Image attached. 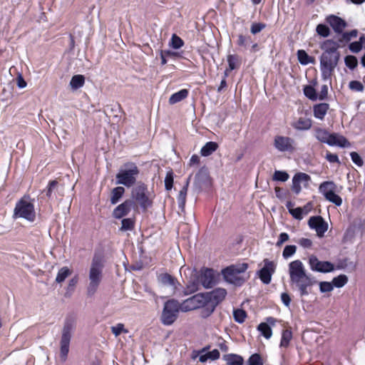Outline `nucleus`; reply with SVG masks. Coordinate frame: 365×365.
<instances>
[{
    "label": "nucleus",
    "instance_id": "obj_9",
    "mask_svg": "<svg viewBox=\"0 0 365 365\" xmlns=\"http://www.w3.org/2000/svg\"><path fill=\"white\" fill-rule=\"evenodd\" d=\"M130 200H133L135 204H139L143 210L151 206L152 201L148 197V185L141 181L138 182L131 190Z\"/></svg>",
    "mask_w": 365,
    "mask_h": 365
},
{
    "label": "nucleus",
    "instance_id": "obj_29",
    "mask_svg": "<svg viewBox=\"0 0 365 365\" xmlns=\"http://www.w3.org/2000/svg\"><path fill=\"white\" fill-rule=\"evenodd\" d=\"M336 185L333 181H325L322 182L319 187V192L323 194L324 196L336 192Z\"/></svg>",
    "mask_w": 365,
    "mask_h": 365
},
{
    "label": "nucleus",
    "instance_id": "obj_47",
    "mask_svg": "<svg viewBox=\"0 0 365 365\" xmlns=\"http://www.w3.org/2000/svg\"><path fill=\"white\" fill-rule=\"evenodd\" d=\"M227 63L230 71L235 69L240 65L238 56L230 54L227 56Z\"/></svg>",
    "mask_w": 365,
    "mask_h": 365
},
{
    "label": "nucleus",
    "instance_id": "obj_50",
    "mask_svg": "<svg viewBox=\"0 0 365 365\" xmlns=\"http://www.w3.org/2000/svg\"><path fill=\"white\" fill-rule=\"evenodd\" d=\"M310 203H308L306 206L304 207V208H302L300 207L294 208L293 210H290V214L297 220H301L303 217V210L307 209V207L309 205ZM308 210H306V212L304 214H307Z\"/></svg>",
    "mask_w": 365,
    "mask_h": 365
},
{
    "label": "nucleus",
    "instance_id": "obj_3",
    "mask_svg": "<svg viewBox=\"0 0 365 365\" xmlns=\"http://www.w3.org/2000/svg\"><path fill=\"white\" fill-rule=\"evenodd\" d=\"M103 263L101 256L95 255L89 269V283L87 287L88 296H93L98 290L103 279Z\"/></svg>",
    "mask_w": 365,
    "mask_h": 365
},
{
    "label": "nucleus",
    "instance_id": "obj_7",
    "mask_svg": "<svg viewBox=\"0 0 365 365\" xmlns=\"http://www.w3.org/2000/svg\"><path fill=\"white\" fill-rule=\"evenodd\" d=\"M34 201V200H31L29 195H24L16 203L14 217L24 218L29 222H34L36 219Z\"/></svg>",
    "mask_w": 365,
    "mask_h": 365
},
{
    "label": "nucleus",
    "instance_id": "obj_53",
    "mask_svg": "<svg viewBox=\"0 0 365 365\" xmlns=\"http://www.w3.org/2000/svg\"><path fill=\"white\" fill-rule=\"evenodd\" d=\"M248 365H264V363L259 354H253L248 359Z\"/></svg>",
    "mask_w": 365,
    "mask_h": 365
},
{
    "label": "nucleus",
    "instance_id": "obj_57",
    "mask_svg": "<svg viewBox=\"0 0 365 365\" xmlns=\"http://www.w3.org/2000/svg\"><path fill=\"white\" fill-rule=\"evenodd\" d=\"M266 27L264 23H253L250 28V32L252 34H257L262 31Z\"/></svg>",
    "mask_w": 365,
    "mask_h": 365
},
{
    "label": "nucleus",
    "instance_id": "obj_26",
    "mask_svg": "<svg viewBox=\"0 0 365 365\" xmlns=\"http://www.w3.org/2000/svg\"><path fill=\"white\" fill-rule=\"evenodd\" d=\"M223 359L227 365H243L244 359L242 356L236 354H228L223 356Z\"/></svg>",
    "mask_w": 365,
    "mask_h": 365
},
{
    "label": "nucleus",
    "instance_id": "obj_33",
    "mask_svg": "<svg viewBox=\"0 0 365 365\" xmlns=\"http://www.w3.org/2000/svg\"><path fill=\"white\" fill-rule=\"evenodd\" d=\"M72 271L67 267H61L56 275V282L57 283H61L65 281V279L71 274Z\"/></svg>",
    "mask_w": 365,
    "mask_h": 365
},
{
    "label": "nucleus",
    "instance_id": "obj_23",
    "mask_svg": "<svg viewBox=\"0 0 365 365\" xmlns=\"http://www.w3.org/2000/svg\"><path fill=\"white\" fill-rule=\"evenodd\" d=\"M329 108L328 103H322L314 106L313 112L316 118L323 120Z\"/></svg>",
    "mask_w": 365,
    "mask_h": 365
},
{
    "label": "nucleus",
    "instance_id": "obj_46",
    "mask_svg": "<svg viewBox=\"0 0 365 365\" xmlns=\"http://www.w3.org/2000/svg\"><path fill=\"white\" fill-rule=\"evenodd\" d=\"M316 32L322 37L326 38L330 34V29L326 24H319L317 26Z\"/></svg>",
    "mask_w": 365,
    "mask_h": 365
},
{
    "label": "nucleus",
    "instance_id": "obj_55",
    "mask_svg": "<svg viewBox=\"0 0 365 365\" xmlns=\"http://www.w3.org/2000/svg\"><path fill=\"white\" fill-rule=\"evenodd\" d=\"M349 88L351 91L362 92L364 90V86L361 82L359 81H351L349 83Z\"/></svg>",
    "mask_w": 365,
    "mask_h": 365
},
{
    "label": "nucleus",
    "instance_id": "obj_2",
    "mask_svg": "<svg viewBox=\"0 0 365 365\" xmlns=\"http://www.w3.org/2000/svg\"><path fill=\"white\" fill-rule=\"evenodd\" d=\"M289 274L291 283L295 285L301 297L307 296L309 289L317 283L314 277L307 274L303 263L299 259L289 264Z\"/></svg>",
    "mask_w": 365,
    "mask_h": 365
},
{
    "label": "nucleus",
    "instance_id": "obj_4",
    "mask_svg": "<svg viewBox=\"0 0 365 365\" xmlns=\"http://www.w3.org/2000/svg\"><path fill=\"white\" fill-rule=\"evenodd\" d=\"M76 327V322L75 319L72 317H67L63 322L60 340V357L63 362L67 359L71 340Z\"/></svg>",
    "mask_w": 365,
    "mask_h": 365
},
{
    "label": "nucleus",
    "instance_id": "obj_62",
    "mask_svg": "<svg viewBox=\"0 0 365 365\" xmlns=\"http://www.w3.org/2000/svg\"><path fill=\"white\" fill-rule=\"evenodd\" d=\"M299 245L303 248H310L312 245V242L308 238H301L298 240Z\"/></svg>",
    "mask_w": 365,
    "mask_h": 365
},
{
    "label": "nucleus",
    "instance_id": "obj_1",
    "mask_svg": "<svg viewBox=\"0 0 365 365\" xmlns=\"http://www.w3.org/2000/svg\"><path fill=\"white\" fill-rule=\"evenodd\" d=\"M320 48L324 51L320 57L322 77L324 81L330 80L340 58V53L338 51L339 45L329 39L324 41Z\"/></svg>",
    "mask_w": 365,
    "mask_h": 365
},
{
    "label": "nucleus",
    "instance_id": "obj_13",
    "mask_svg": "<svg viewBox=\"0 0 365 365\" xmlns=\"http://www.w3.org/2000/svg\"><path fill=\"white\" fill-rule=\"evenodd\" d=\"M309 263L312 271L328 273L334 270V266L331 262L328 261H320L314 255H312L309 257Z\"/></svg>",
    "mask_w": 365,
    "mask_h": 365
},
{
    "label": "nucleus",
    "instance_id": "obj_34",
    "mask_svg": "<svg viewBox=\"0 0 365 365\" xmlns=\"http://www.w3.org/2000/svg\"><path fill=\"white\" fill-rule=\"evenodd\" d=\"M236 43L239 46L246 49V48H247L248 46H250L251 45V43H252V38L250 36L239 34L237 36V39Z\"/></svg>",
    "mask_w": 365,
    "mask_h": 365
},
{
    "label": "nucleus",
    "instance_id": "obj_60",
    "mask_svg": "<svg viewBox=\"0 0 365 365\" xmlns=\"http://www.w3.org/2000/svg\"><path fill=\"white\" fill-rule=\"evenodd\" d=\"M362 47H363V46H361V44L360 43H359L358 41L352 42L349 45V50L352 53H359L361 50Z\"/></svg>",
    "mask_w": 365,
    "mask_h": 365
},
{
    "label": "nucleus",
    "instance_id": "obj_37",
    "mask_svg": "<svg viewBox=\"0 0 365 365\" xmlns=\"http://www.w3.org/2000/svg\"><path fill=\"white\" fill-rule=\"evenodd\" d=\"M187 190H186L185 187H182L178 195V207L181 211H184L185 203H186V197H187Z\"/></svg>",
    "mask_w": 365,
    "mask_h": 365
},
{
    "label": "nucleus",
    "instance_id": "obj_45",
    "mask_svg": "<svg viewBox=\"0 0 365 365\" xmlns=\"http://www.w3.org/2000/svg\"><path fill=\"white\" fill-rule=\"evenodd\" d=\"M345 65L351 70L355 69L358 66V60L352 55L346 56L344 58Z\"/></svg>",
    "mask_w": 365,
    "mask_h": 365
},
{
    "label": "nucleus",
    "instance_id": "obj_54",
    "mask_svg": "<svg viewBox=\"0 0 365 365\" xmlns=\"http://www.w3.org/2000/svg\"><path fill=\"white\" fill-rule=\"evenodd\" d=\"M173 186V172L170 170L167 173L165 178V188L166 190H170Z\"/></svg>",
    "mask_w": 365,
    "mask_h": 365
},
{
    "label": "nucleus",
    "instance_id": "obj_41",
    "mask_svg": "<svg viewBox=\"0 0 365 365\" xmlns=\"http://www.w3.org/2000/svg\"><path fill=\"white\" fill-rule=\"evenodd\" d=\"M358 31L356 29L351 30L348 32H342L341 36L339 38V41L341 43H347L351 41L352 38L357 36Z\"/></svg>",
    "mask_w": 365,
    "mask_h": 365
},
{
    "label": "nucleus",
    "instance_id": "obj_64",
    "mask_svg": "<svg viewBox=\"0 0 365 365\" xmlns=\"http://www.w3.org/2000/svg\"><path fill=\"white\" fill-rule=\"evenodd\" d=\"M289 240V235L286 232H282L279 235L278 241L276 243L277 247L282 246V245Z\"/></svg>",
    "mask_w": 365,
    "mask_h": 365
},
{
    "label": "nucleus",
    "instance_id": "obj_42",
    "mask_svg": "<svg viewBox=\"0 0 365 365\" xmlns=\"http://www.w3.org/2000/svg\"><path fill=\"white\" fill-rule=\"evenodd\" d=\"M348 282V277L345 274H340L334 277L332 280L334 287L340 288L344 287Z\"/></svg>",
    "mask_w": 365,
    "mask_h": 365
},
{
    "label": "nucleus",
    "instance_id": "obj_10",
    "mask_svg": "<svg viewBox=\"0 0 365 365\" xmlns=\"http://www.w3.org/2000/svg\"><path fill=\"white\" fill-rule=\"evenodd\" d=\"M206 304L207 302L206 299H205L204 293H199L184 300L181 303L182 312H187L191 310L197 309L201 308V307Z\"/></svg>",
    "mask_w": 365,
    "mask_h": 365
},
{
    "label": "nucleus",
    "instance_id": "obj_24",
    "mask_svg": "<svg viewBox=\"0 0 365 365\" xmlns=\"http://www.w3.org/2000/svg\"><path fill=\"white\" fill-rule=\"evenodd\" d=\"M331 146L337 145L340 148H346L350 146V143L343 135H340L337 133H331Z\"/></svg>",
    "mask_w": 365,
    "mask_h": 365
},
{
    "label": "nucleus",
    "instance_id": "obj_43",
    "mask_svg": "<svg viewBox=\"0 0 365 365\" xmlns=\"http://www.w3.org/2000/svg\"><path fill=\"white\" fill-rule=\"evenodd\" d=\"M304 93L306 97L312 101H316L318 98L316 90L310 85L306 86L304 88Z\"/></svg>",
    "mask_w": 365,
    "mask_h": 365
},
{
    "label": "nucleus",
    "instance_id": "obj_52",
    "mask_svg": "<svg viewBox=\"0 0 365 365\" xmlns=\"http://www.w3.org/2000/svg\"><path fill=\"white\" fill-rule=\"evenodd\" d=\"M297 251V247L295 245H287L284 248L282 252V257L284 259H288L292 257Z\"/></svg>",
    "mask_w": 365,
    "mask_h": 365
},
{
    "label": "nucleus",
    "instance_id": "obj_36",
    "mask_svg": "<svg viewBox=\"0 0 365 365\" xmlns=\"http://www.w3.org/2000/svg\"><path fill=\"white\" fill-rule=\"evenodd\" d=\"M135 227L134 218H124L121 221L120 231H132Z\"/></svg>",
    "mask_w": 365,
    "mask_h": 365
},
{
    "label": "nucleus",
    "instance_id": "obj_6",
    "mask_svg": "<svg viewBox=\"0 0 365 365\" xmlns=\"http://www.w3.org/2000/svg\"><path fill=\"white\" fill-rule=\"evenodd\" d=\"M248 268V264L243 262L237 264H232L222 270L225 281L230 284L240 287L249 279L250 275L244 277L242 274L245 273Z\"/></svg>",
    "mask_w": 365,
    "mask_h": 365
},
{
    "label": "nucleus",
    "instance_id": "obj_19",
    "mask_svg": "<svg viewBox=\"0 0 365 365\" xmlns=\"http://www.w3.org/2000/svg\"><path fill=\"white\" fill-rule=\"evenodd\" d=\"M310 180V176L304 173H299L294 175L292 178V191L298 195L302 190L300 183L303 181H308Z\"/></svg>",
    "mask_w": 365,
    "mask_h": 365
},
{
    "label": "nucleus",
    "instance_id": "obj_28",
    "mask_svg": "<svg viewBox=\"0 0 365 365\" xmlns=\"http://www.w3.org/2000/svg\"><path fill=\"white\" fill-rule=\"evenodd\" d=\"M125 191V190L123 187L118 186V187H114L111 190V193H110V203L112 205H116L120 201V200L122 198V197L123 196Z\"/></svg>",
    "mask_w": 365,
    "mask_h": 365
},
{
    "label": "nucleus",
    "instance_id": "obj_30",
    "mask_svg": "<svg viewBox=\"0 0 365 365\" xmlns=\"http://www.w3.org/2000/svg\"><path fill=\"white\" fill-rule=\"evenodd\" d=\"M218 148V144L213 141H210L201 148L200 154L202 156L207 157L210 155Z\"/></svg>",
    "mask_w": 365,
    "mask_h": 365
},
{
    "label": "nucleus",
    "instance_id": "obj_38",
    "mask_svg": "<svg viewBox=\"0 0 365 365\" xmlns=\"http://www.w3.org/2000/svg\"><path fill=\"white\" fill-rule=\"evenodd\" d=\"M292 338V333L289 329H284L282 334L280 346L287 347Z\"/></svg>",
    "mask_w": 365,
    "mask_h": 365
},
{
    "label": "nucleus",
    "instance_id": "obj_58",
    "mask_svg": "<svg viewBox=\"0 0 365 365\" xmlns=\"http://www.w3.org/2000/svg\"><path fill=\"white\" fill-rule=\"evenodd\" d=\"M111 331L115 336H119L122 332L127 333L128 330L124 329L123 324H118L116 326L111 327Z\"/></svg>",
    "mask_w": 365,
    "mask_h": 365
},
{
    "label": "nucleus",
    "instance_id": "obj_63",
    "mask_svg": "<svg viewBox=\"0 0 365 365\" xmlns=\"http://www.w3.org/2000/svg\"><path fill=\"white\" fill-rule=\"evenodd\" d=\"M328 95V86L327 85H323L321 88V91L319 93L318 98L320 101H323L327 98Z\"/></svg>",
    "mask_w": 365,
    "mask_h": 365
},
{
    "label": "nucleus",
    "instance_id": "obj_12",
    "mask_svg": "<svg viewBox=\"0 0 365 365\" xmlns=\"http://www.w3.org/2000/svg\"><path fill=\"white\" fill-rule=\"evenodd\" d=\"M295 140L289 137L276 135L274 140V148L280 152L292 153L295 150Z\"/></svg>",
    "mask_w": 365,
    "mask_h": 365
},
{
    "label": "nucleus",
    "instance_id": "obj_51",
    "mask_svg": "<svg viewBox=\"0 0 365 365\" xmlns=\"http://www.w3.org/2000/svg\"><path fill=\"white\" fill-rule=\"evenodd\" d=\"M201 307L202 308L201 315L204 318L209 317L215 311L216 308L215 305L211 304L208 302Z\"/></svg>",
    "mask_w": 365,
    "mask_h": 365
},
{
    "label": "nucleus",
    "instance_id": "obj_48",
    "mask_svg": "<svg viewBox=\"0 0 365 365\" xmlns=\"http://www.w3.org/2000/svg\"><path fill=\"white\" fill-rule=\"evenodd\" d=\"M289 174L285 171L275 170L272 176V180L274 181L285 182L289 179Z\"/></svg>",
    "mask_w": 365,
    "mask_h": 365
},
{
    "label": "nucleus",
    "instance_id": "obj_59",
    "mask_svg": "<svg viewBox=\"0 0 365 365\" xmlns=\"http://www.w3.org/2000/svg\"><path fill=\"white\" fill-rule=\"evenodd\" d=\"M351 160L354 164L358 166H362L364 164L363 160L356 152H351L350 153Z\"/></svg>",
    "mask_w": 365,
    "mask_h": 365
},
{
    "label": "nucleus",
    "instance_id": "obj_31",
    "mask_svg": "<svg viewBox=\"0 0 365 365\" xmlns=\"http://www.w3.org/2000/svg\"><path fill=\"white\" fill-rule=\"evenodd\" d=\"M297 58L299 62L302 65L304 66L308 65L309 63H314L315 61L314 58L309 56L304 50H298Z\"/></svg>",
    "mask_w": 365,
    "mask_h": 365
},
{
    "label": "nucleus",
    "instance_id": "obj_18",
    "mask_svg": "<svg viewBox=\"0 0 365 365\" xmlns=\"http://www.w3.org/2000/svg\"><path fill=\"white\" fill-rule=\"evenodd\" d=\"M326 21L336 34H341L347 26L346 22L344 19L335 15L327 16Z\"/></svg>",
    "mask_w": 365,
    "mask_h": 365
},
{
    "label": "nucleus",
    "instance_id": "obj_44",
    "mask_svg": "<svg viewBox=\"0 0 365 365\" xmlns=\"http://www.w3.org/2000/svg\"><path fill=\"white\" fill-rule=\"evenodd\" d=\"M169 45L174 49H178L184 45V41L176 34H173Z\"/></svg>",
    "mask_w": 365,
    "mask_h": 365
},
{
    "label": "nucleus",
    "instance_id": "obj_32",
    "mask_svg": "<svg viewBox=\"0 0 365 365\" xmlns=\"http://www.w3.org/2000/svg\"><path fill=\"white\" fill-rule=\"evenodd\" d=\"M85 78L83 75H74L70 81V86L73 90H77L83 86Z\"/></svg>",
    "mask_w": 365,
    "mask_h": 365
},
{
    "label": "nucleus",
    "instance_id": "obj_14",
    "mask_svg": "<svg viewBox=\"0 0 365 365\" xmlns=\"http://www.w3.org/2000/svg\"><path fill=\"white\" fill-rule=\"evenodd\" d=\"M135 202L133 200H125L123 202L118 205L113 210L112 216L115 219H122L127 216L133 208L136 207Z\"/></svg>",
    "mask_w": 365,
    "mask_h": 365
},
{
    "label": "nucleus",
    "instance_id": "obj_20",
    "mask_svg": "<svg viewBox=\"0 0 365 365\" xmlns=\"http://www.w3.org/2000/svg\"><path fill=\"white\" fill-rule=\"evenodd\" d=\"M200 283V279L199 275L192 276L190 281L187 284L186 289L185 290V295H188L197 292L199 289Z\"/></svg>",
    "mask_w": 365,
    "mask_h": 365
},
{
    "label": "nucleus",
    "instance_id": "obj_56",
    "mask_svg": "<svg viewBox=\"0 0 365 365\" xmlns=\"http://www.w3.org/2000/svg\"><path fill=\"white\" fill-rule=\"evenodd\" d=\"M334 286L332 282H319V290L322 293L330 292L333 290Z\"/></svg>",
    "mask_w": 365,
    "mask_h": 365
},
{
    "label": "nucleus",
    "instance_id": "obj_21",
    "mask_svg": "<svg viewBox=\"0 0 365 365\" xmlns=\"http://www.w3.org/2000/svg\"><path fill=\"white\" fill-rule=\"evenodd\" d=\"M312 120L305 117H300L292 123V126L298 130H307L312 127Z\"/></svg>",
    "mask_w": 365,
    "mask_h": 365
},
{
    "label": "nucleus",
    "instance_id": "obj_16",
    "mask_svg": "<svg viewBox=\"0 0 365 365\" xmlns=\"http://www.w3.org/2000/svg\"><path fill=\"white\" fill-rule=\"evenodd\" d=\"M308 225L311 229L315 230L319 237H323L328 229V224L321 216L311 217Z\"/></svg>",
    "mask_w": 365,
    "mask_h": 365
},
{
    "label": "nucleus",
    "instance_id": "obj_49",
    "mask_svg": "<svg viewBox=\"0 0 365 365\" xmlns=\"http://www.w3.org/2000/svg\"><path fill=\"white\" fill-rule=\"evenodd\" d=\"M324 197L326 198V200L334 203L336 206H340L342 204L341 197L339 195H336L335 192L332 193H329V195L324 196Z\"/></svg>",
    "mask_w": 365,
    "mask_h": 365
},
{
    "label": "nucleus",
    "instance_id": "obj_25",
    "mask_svg": "<svg viewBox=\"0 0 365 365\" xmlns=\"http://www.w3.org/2000/svg\"><path fill=\"white\" fill-rule=\"evenodd\" d=\"M158 279L163 285L170 286L175 289H177V285L179 284L174 277L168 273L161 274Z\"/></svg>",
    "mask_w": 365,
    "mask_h": 365
},
{
    "label": "nucleus",
    "instance_id": "obj_22",
    "mask_svg": "<svg viewBox=\"0 0 365 365\" xmlns=\"http://www.w3.org/2000/svg\"><path fill=\"white\" fill-rule=\"evenodd\" d=\"M314 136L319 141L327 143L329 145H330L331 143V133H329L325 129L320 128H316Z\"/></svg>",
    "mask_w": 365,
    "mask_h": 365
},
{
    "label": "nucleus",
    "instance_id": "obj_39",
    "mask_svg": "<svg viewBox=\"0 0 365 365\" xmlns=\"http://www.w3.org/2000/svg\"><path fill=\"white\" fill-rule=\"evenodd\" d=\"M247 317V313L244 309H237L233 311V318L235 321L239 324L245 322Z\"/></svg>",
    "mask_w": 365,
    "mask_h": 365
},
{
    "label": "nucleus",
    "instance_id": "obj_27",
    "mask_svg": "<svg viewBox=\"0 0 365 365\" xmlns=\"http://www.w3.org/2000/svg\"><path fill=\"white\" fill-rule=\"evenodd\" d=\"M189 91L187 89H181L180 91L172 94L169 98V103L174 105L186 98L188 96Z\"/></svg>",
    "mask_w": 365,
    "mask_h": 365
},
{
    "label": "nucleus",
    "instance_id": "obj_5",
    "mask_svg": "<svg viewBox=\"0 0 365 365\" xmlns=\"http://www.w3.org/2000/svg\"><path fill=\"white\" fill-rule=\"evenodd\" d=\"M140 174V169L135 163L127 162L119 169L115 175L116 184L131 187L136 185L137 178Z\"/></svg>",
    "mask_w": 365,
    "mask_h": 365
},
{
    "label": "nucleus",
    "instance_id": "obj_8",
    "mask_svg": "<svg viewBox=\"0 0 365 365\" xmlns=\"http://www.w3.org/2000/svg\"><path fill=\"white\" fill-rule=\"evenodd\" d=\"M180 311H182L181 304L175 299L167 300L163 305L160 316V322L163 325H172L178 319Z\"/></svg>",
    "mask_w": 365,
    "mask_h": 365
},
{
    "label": "nucleus",
    "instance_id": "obj_17",
    "mask_svg": "<svg viewBox=\"0 0 365 365\" xmlns=\"http://www.w3.org/2000/svg\"><path fill=\"white\" fill-rule=\"evenodd\" d=\"M199 277L200 279V283L205 288H211L216 283L215 274L212 269H202Z\"/></svg>",
    "mask_w": 365,
    "mask_h": 365
},
{
    "label": "nucleus",
    "instance_id": "obj_15",
    "mask_svg": "<svg viewBox=\"0 0 365 365\" xmlns=\"http://www.w3.org/2000/svg\"><path fill=\"white\" fill-rule=\"evenodd\" d=\"M227 295V291L223 288H217L212 292H205L204 296L206 302L217 307L222 301L224 300Z\"/></svg>",
    "mask_w": 365,
    "mask_h": 365
},
{
    "label": "nucleus",
    "instance_id": "obj_61",
    "mask_svg": "<svg viewBox=\"0 0 365 365\" xmlns=\"http://www.w3.org/2000/svg\"><path fill=\"white\" fill-rule=\"evenodd\" d=\"M78 282V276H75L72 279H71L68 282V284L67 287V292H73L75 287L76 286L77 283Z\"/></svg>",
    "mask_w": 365,
    "mask_h": 365
},
{
    "label": "nucleus",
    "instance_id": "obj_35",
    "mask_svg": "<svg viewBox=\"0 0 365 365\" xmlns=\"http://www.w3.org/2000/svg\"><path fill=\"white\" fill-rule=\"evenodd\" d=\"M58 184V182L57 180H51L49 181L46 188L42 192V193L45 195L48 200L52 199V194L56 189Z\"/></svg>",
    "mask_w": 365,
    "mask_h": 365
},
{
    "label": "nucleus",
    "instance_id": "obj_11",
    "mask_svg": "<svg viewBox=\"0 0 365 365\" xmlns=\"http://www.w3.org/2000/svg\"><path fill=\"white\" fill-rule=\"evenodd\" d=\"M264 266L257 271V275L262 283L269 284L271 282L272 274L276 270V264L268 259H264Z\"/></svg>",
    "mask_w": 365,
    "mask_h": 365
},
{
    "label": "nucleus",
    "instance_id": "obj_40",
    "mask_svg": "<svg viewBox=\"0 0 365 365\" xmlns=\"http://www.w3.org/2000/svg\"><path fill=\"white\" fill-rule=\"evenodd\" d=\"M257 329L261 332V334L266 338L269 339L272 336V329L269 324L265 322L260 323Z\"/></svg>",
    "mask_w": 365,
    "mask_h": 365
}]
</instances>
